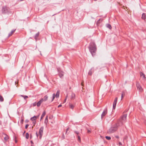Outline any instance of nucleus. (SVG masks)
Segmentation results:
<instances>
[{
    "label": "nucleus",
    "instance_id": "f257e3e1",
    "mask_svg": "<svg viewBox=\"0 0 146 146\" xmlns=\"http://www.w3.org/2000/svg\"><path fill=\"white\" fill-rule=\"evenodd\" d=\"M88 48L92 56H94L95 55L97 50L96 46L95 43L94 42H91L90 43Z\"/></svg>",
    "mask_w": 146,
    "mask_h": 146
},
{
    "label": "nucleus",
    "instance_id": "a878e982",
    "mask_svg": "<svg viewBox=\"0 0 146 146\" xmlns=\"http://www.w3.org/2000/svg\"><path fill=\"white\" fill-rule=\"evenodd\" d=\"M107 27L108 28L110 29H111V27L110 25L109 24H108L107 25Z\"/></svg>",
    "mask_w": 146,
    "mask_h": 146
},
{
    "label": "nucleus",
    "instance_id": "f3484780",
    "mask_svg": "<svg viewBox=\"0 0 146 146\" xmlns=\"http://www.w3.org/2000/svg\"><path fill=\"white\" fill-rule=\"evenodd\" d=\"M15 30L16 29H15L14 30L12 31L11 32L9 33L8 35V37H10V36H11L14 33Z\"/></svg>",
    "mask_w": 146,
    "mask_h": 146
},
{
    "label": "nucleus",
    "instance_id": "393cba45",
    "mask_svg": "<svg viewBox=\"0 0 146 146\" xmlns=\"http://www.w3.org/2000/svg\"><path fill=\"white\" fill-rule=\"evenodd\" d=\"M48 122V116H46V118L45 119L44 123L46 124H47Z\"/></svg>",
    "mask_w": 146,
    "mask_h": 146
},
{
    "label": "nucleus",
    "instance_id": "37998d69",
    "mask_svg": "<svg viewBox=\"0 0 146 146\" xmlns=\"http://www.w3.org/2000/svg\"><path fill=\"white\" fill-rule=\"evenodd\" d=\"M100 20V19H99V20L98 21H97V23H98V21H99Z\"/></svg>",
    "mask_w": 146,
    "mask_h": 146
},
{
    "label": "nucleus",
    "instance_id": "e433bc0d",
    "mask_svg": "<svg viewBox=\"0 0 146 146\" xmlns=\"http://www.w3.org/2000/svg\"><path fill=\"white\" fill-rule=\"evenodd\" d=\"M119 145H122V144L121 143V142H119Z\"/></svg>",
    "mask_w": 146,
    "mask_h": 146
},
{
    "label": "nucleus",
    "instance_id": "aec40b11",
    "mask_svg": "<svg viewBox=\"0 0 146 146\" xmlns=\"http://www.w3.org/2000/svg\"><path fill=\"white\" fill-rule=\"evenodd\" d=\"M46 114V112L45 111H44L43 113L42 114V115L40 117V120H41L43 118V117L45 116Z\"/></svg>",
    "mask_w": 146,
    "mask_h": 146
},
{
    "label": "nucleus",
    "instance_id": "f704fd0d",
    "mask_svg": "<svg viewBox=\"0 0 146 146\" xmlns=\"http://www.w3.org/2000/svg\"><path fill=\"white\" fill-rule=\"evenodd\" d=\"M67 97H68V95H67L66 96V98H65V100H64V102H66V100L67 98Z\"/></svg>",
    "mask_w": 146,
    "mask_h": 146
},
{
    "label": "nucleus",
    "instance_id": "a19ab883",
    "mask_svg": "<svg viewBox=\"0 0 146 146\" xmlns=\"http://www.w3.org/2000/svg\"><path fill=\"white\" fill-rule=\"evenodd\" d=\"M36 135H37V137H38V134L37 132L36 133Z\"/></svg>",
    "mask_w": 146,
    "mask_h": 146
},
{
    "label": "nucleus",
    "instance_id": "39448f33",
    "mask_svg": "<svg viewBox=\"0 0 146 146\" xmlns=\"http://www.w3.org/2000/svg\"><path fill=\"white\" fill-rule=\"evenodd\" d=\"M44 129L43 127H41L40 129L39 133V138L41 139L43 133V130Z\"/></svg>",
    "mask_w": 146,
    "mask_h": 146
},
{
    "label": "nucleus",
    "instance_id": "9d476101",
    "mask_svg": "<svg viewBox=\"0 0 146 146\" xmlns=\"http://www.w3.org/2000/svg\"><path fill=\"white\" fill-rule=\"evenodd\" d=\"M58 74L60 78L63 76L64 75V72L63 71H60L59 69H58Z\"/></svg>",
    "mask_w": 146,
    "mask_h": 146
},
{
    "label": "nucleus",
    "instance_id": "c03bdc74",
    "mask_svg": "<svg viewBox=\"0 0 146 146\" xmlns=\"http://www.w3.org/2000/svg\"><path fill=\"white\" fill-rule=\"evenodd\" d=\"M31 143H33V142L32 141H31Z\"/></svg>",
    "mask_w": 146,
    "mask_h": 146
},
{
    "label": "nucleus",
    "instance_id": "cd10ccee",
    "mask_svg": "<svg viewBox=\"0 0 146 146\" xmlns=\"http://www.w3.org/2000/svg\"><path fill=\"white\" fill-rule=\"evenodd\" d=\"M108 140H110L111 139V137L110 136H106L105 137Z\"/></svg>",
    "mask_w": 146,
    "mask_h": 146
},
{
    "label": "nucleus",
    "instance_id": "c85d7f7f",
    "mask_svg": "<svg viewBox=\"0 0 146 146\" xmlns=\"http://www.w3.org/2000/svg\"><path fill=\"white\" fill-rule=\"evenodd\" d=\"M78 141H79V142H80L81 139H80V137L78 135Z\"/></svg>",
    "mask_w": 146,
    "mask_h": 146
},
{
    "label": "nucleus",
    "instance_id": "c756f323",
    "mask_svg": "<svg viewBox=\"0 0 146 146\" xmlns=\"http://www.w3.org/2000/svg\"><path fill=\"white\" fill-rule=\"evenodd\" d=\"M36 105H37V103L36 102H35L33 104V106H36Z\"/></svg>",
    "mask_w": 146,
    "mask_h": 146
},
{
    "label": "nucleus",
    "instance_id": "a211bd4d",
    "mask_svg": "<svg viewBox=\"0 0 146 146\" xmlns=\"http://www.w3.org/2000/svg\"><path fill=\"white\" fill-rule=\"evenodd\" d=\"M146 18V15L145 13H143L142 15V19L145 20Z\"/></svg>",
    "mask_w": 146,
    "mask_h": 146
},
{
    "label": "nucleus",
    "instance_id": "72a5a7b5",
    "mask_svg": "<svg viewBox=\"0 0 146 146\" xmlns=\"http://www.w3.org/2000/svg\"><path fill=\"white\" fill-rule=\"evenodd\" d=\"M74 132L77 135H78L79 134V132L77 131H75Z\"/></svg>",
    "mask_w": 146,
    "mask_h": 146
},
{
    "label": "nucleus",
    "instance_id": "7ed1b4c3",
    "mask_svg": "<svg viewBox=\"0 0 146 146\" xmlns=\"http://www.w3.org/2000/svg\"><path fill=\"white\" fill-rule=\"evenodd\" d=\"M127 117V115L124 114L122 115L119 120V121L117 123L118 124L120 125V123L121 125H123V123L125 122Z\"/></svg>",
    "mask_w": 146,
    "mask_h": 146
},
{
    "label": "nucleus",
    "instance_id": "ea45409f",
    "mask_svg": "<svg viewBox=\"0 0 146 146\" xmlns=\"http://www.w3.org/2000/svg\"><path fill=\"white\" fill-rule=\"evenodd\" d=\"M33 123L34 124V125L35 124V123H36V121H35V122H33Z\"/></svg>",
    "mask_w": 146,
    "mask_h": 146
},
{
    "label": "nucleus",
    "instance_id": "2eb2a0df",
    "mask_svg": "<svg viewBox=\"0 0 146 146\" xmlns=\"http://www.w3.org/2000/svg\"><path fill=\"white\" fill-rule=\"evenodd\" d=\"M43 102L41 100H40L37 103V107H39L42 103Z\"/></svg>",
    "mask_w": 146,
    "mask_h": 146
},
{
    "label": "nucleus",
    "instance_id": "5701e85b",
    "mask_svg": "<svg viewBox=\"0 0 146 146\" xmlns=\"http://www.w3.org/2000/svg\"><path fill=\"white\" fill-rule=\"evenodd\" d=\"M21 96L23 97L25 99V100L26 99L28 98V96H24V95H21Z\"/></svg>",
    "mask_w": 146,
    "mask_h": 146
},
{
    "label": "nucleus",
    "instance_id": "bb28decb",
    "mask_svg": "<svg viewBox=\"0 0 146 146\" xmlns=\"http://www.w3.org/2000/svg\"><path fill=\"white\" fill-rule=\"evenodd\" d=\"M29 137V134L28 133H27L25 135V137L27 139H28Z\"/></svg>",
    "mask_w": 146,
    "mask_h": 146
},
{
    "label": "nucleus",
    "instance_id": "473e14b6",
    "mask_svg": "<svg viewBox=\"0 0 146 146\" xmlns=\"http://www.w3.org/2000/svg\"><path fill=\"white\" fill-rule=\"evenodd\" d=\"M29 126V125L28 124L26 125L25 127V129H27L28 128Z\"/></svg>",
    "mask_w": 146,
    "mask_h": 146
},
{
    "label": "nucleus",
    "instance_id": "4468645a",
    "mask_svg": "<svg viewBox=\"0 0 146 146\" xmlns=\"http://www.w3.org/2000/svg\"><path fill=\"white\" fill-rule=\"evenodd\" d=\"M39 117V115L37 116H34L31 118V120L32 121H35Z\"/></svg>",
    "mask_w": 146,
    "mask_h": 146
},
{
    "label": "nucleus",
    "instance_id": "412c9836",
    "mask_svg": "<svg viewBox=\"0 0 146 146\" xmlns=\"http://www.w3.org/2000/svg\"><path fill=\"white\" fill-rule=\"evenodd\" d=\"M39 32H38L37 33L35 36V38L36 40V39L39 36Z\"/></svg>",
    "mask_w": 146,
    "mask_h": 146
},
{
    "label": "nucleus",
    "instance_id": "0eeeda50",
    "mask_svg": "<svg viewBox=\"0 0 146 146\" xmlns=\"http://www.w3.org/2000/svg\"><path fill=\"white\" fill-rule=\"evenodd\" d=\"M59 94L60 92L59 91H57V92L56 95H55V94H53L51 102H52L53 101L55 96L56 97V98H58L59 96Z\"/></svg>",
    "mask_w": 146,
    "mask_h": 146
},
{
    "label": "nucleus",
    "instance_id": "2f4dec72",
    "mask_svg": "<svg viewBox=\"0 0 146 146\" xmlns=\"http://www.w3.org/2000/svg\"><path fill=\"white\" fill-rule=\"evenodd\" d=\"M69 129V127L67 129H66V134H67V131Z\"/></svg>",
    "mask_w": 146,
    "mask_h": 146
},
{
    "label": "nucleus",
    "instance_id": "c9c22d12",
    "mask_svg": "<svg viewBox=\"0 0 146 146\" xmlns=\"http://www.w3.org/2000/svg\"><path fill=\"white\" fill-rule=\"evenodd\" d=\"M62 106V105H61V104H60V105H58V108H59V107H61V106Z\"/></svg>",
    "mask_w": 146,
    "mask_h": 146
},
{
    "label": "nucleus",
    "instance_id": "f8f14e48",
    "mask_svg": "<svg viewBox=\"0 0 146 146\" xmlns=\"http://www.w3.org/2000/svg\"><path fill=\"white\" fill-rule=\"evenodd\" d=\"M140 74L141 78H142L144 80H146V78L145 77V75L142 72H140Z\"/></svg>",
    "mask_w": 146,
    "mask_h": 146
},
{
    "label": "nucleus",
    "instance_id": "4c0bfd02",
    "mask_svg": "<svg viewBox=\"0 0 146 146\" xmlns=\"http://www.w3.org/2000/svg\"><path fill=\"white\" fill-rule=\"evenodd\" d=\"M87 132L88 133H89L91 132V131L90 130H87Z\"/></svg>",
    "mask_w": 146,
    "mask_h": 146
},
{
    "label": "nucleus",
    "instance_id": "ddd939ff",
    "mask_svg": "<svg viewBox=\"0 0 146 146\" xmlns=\"http://www.w3.org/2000/svg\"><path fill=\"white\" fill-rule=\"evenodd\" d=\"M48 97V96H47V95H46L43 98L41 99V100L43 102H45L47 100Z\"/></svg>",
    "mask_w": 146,
    "mask_h": 146
},
{
    "label": "nucleus",
    "instance_id": "1a4fd4ad",
    "mask_svg": "<svg viewBox=\"0 0 146 146\" xmlns=\"http://www.w3.org/2000/svg\"><path fill=\"white\" fill-rule=\"evenodd\" d=\"M3 136L4 137V139L5 142H7L9 139V136L6 134L3 133Z\"/></svg>",
    "mask_w": 146,
    "mask_h": 146
},
{
    "label": "nucleus",
    "instance_id": "f03ea898",
    "mask_svg": "<svg viewBox=\"0 0 146 146\" xmlns=\"http://www.w3.org/2000/svg\"><path fill=\"white\" fill-rule=\"evenodd\" d=\"M119 125L118 123H115L113 125L108 131V133H111L116 132L118 129V126Z\"/></svg>",
    "mask_w": 146,
    "mask_h": 146
},
{
    "label": "nucleus",
    "instance_id": "dca6fc26",
    "mask_svg": "<svg viewBox=\"0 0 146 146\" xmlns=\"http://www.w3.org/2000/svg\"><path fill=\"white\" fill-rule=\"evenodd\" d=\"M75 94L72 93L71 94V100H74L75 98Z\"/></svg>",
    "mask_w": 146,
    "mask_h": 146
},
{
    "label": "nucleus",
    "instance_id": "79ce46f5",
    "mask_svg": "<svg viewBox=\"0 0 146 146\" xmlns=\"http://www.w3.org/2000/svg\"><path fill=\"white\" fill-rule=\"evenodd\" d=\"M23 119H22L21 120V122H23Z\"/></svg>",
    "mask_w": 146,
    "mask_h": 146
},
{
    "label": "nucleus",
    "instance_id": "b1692460",
    "mask_svg": "<svg viewBox=\"0 0 146 146\" xmlns=\"http://www.w3.org/2000/svg\"><path fill=\"white\" fill-rule=\"evenodd\" d=\"M3 100L4 99L2 96L0 95V101L2 102L3 101Z\"/></svg>",
    "mask_w": 146,
    "mask_h": 146
},
{
    "label": "nucleus",
    "instance_id": "58836bf2",
    "mask_svg": "<svg viewBox=\"0 0 146 146\" xmlns=\"http://www.w3.org/2000/svg\"><path fill=\"white\" fill-rule=\"evenodd\" d=\"M115 137L117 138H119V137L118 136H115Z\"/></svg>",
    "mask_w": 146,
    "mask_h": 146
},
{
    "label": "nucleus",
    "instance_id": "6e6552de",
    "mask_svg": "<svg viewBox=\"0 0 146 146\" xmlns=\"http://www.w3.org/2000/svg\"><path fill=\"white\" fill-rule=\"evenodd\" d=\"M108 110L107 108H106L103 111L101 115V118H103L107 113Z\"/></svg>",
    "mask_w": 146,
    "mask_h": 146
},
{
    "label": "nucleus",
    "instance_id": "7c9ffc66",
    "mask_svg": "<svg viewBox=\"0 0 146 146\" xmlns=\"http://www.w3.org/2000/svg\"><path fill=\"white\" fill-rule=\"evenodd\" d=\"M123 97V93L121 94V100H122Z\"/></svg>",
    "mask_w": 146,
    "mask_h": 146
},
{
    "label": "nucleus",
    "instance_id": "4be33fe9",
    "mask_svg": "<svg viewBox=\"0 0 146 146\" xmlns=\"http://www.w3.org/2000/svg\"><path fill=\"white\" fill-rule=\"evenodd\" d=\"M92 68H91L89 71L88 73V75H91L92 74Z\"/></svg>",
    "mask_w": 146,
    "mask_h": 146
},
{
    "label": "nucleus",
    "instance_id": "423d86ee",
    "mask_svg": "<svg viewBox=\"0 0 146 146\" xmlns=\"http://www.w3.org/2000/svg\"><path fill=\"white\" fill-rule=\"evenodd\" d=\"M136 85L137 89L140 92H142L143 91V89L139 83V82H137Z\"/></svg>",
    "mask_w": 146,
    "mask_h": 146
},
{
    "label": "nucleus",
    "instance_id": "20e7f679",
    "mask_svg": "<svg viewBox=\"0 0 146 146\" xmlns=\"http://www.w3.org/2000/svg\"><path fill=\"white\" fill-rule=\"evenodd\" d=\"M8 12V9L6 6L2 7V13L3 14H5Z\"/></svg>",
    "mask_w": 146,
    "mask_h": 146
},
{
    "label": "nucleus",
    "instance_id": "9b49d317",
    "mask_svg": "<svg viewBox=\"0 0 146 146\" xmlns=\"http://www.w3.org/2000/svg\"><path fill=\"white\" fill-rule=\"evenodd\" d=\"M117 98L116 97L114 101L113 104V109H115L116 107V104L117 103Z\"/></svg>",
    "mask_w": 146,
    "mask_h": 146
},
{
    "label": "nucleus",
    "instance_id": "6ab92c4d",
    "mask_svg": "<svg viewBox=\"0 0 146 146\" xmlns=\"http://www.w3.org/2000/svg\"><path fill=\"white\" fill-rule=\"evenodd\" d=\"M69 106L70 108L72 109H73L75 107L74 105H73L71 103H69Z\"/></svg>",
    "mask_w": 146,
    "mask_h": 146
}]
</instances>
